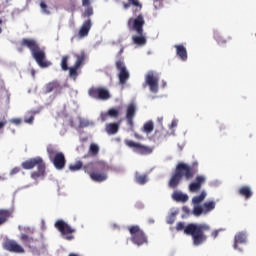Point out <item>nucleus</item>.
Segmentation results:
<instances>
[{
  "instance_id": "27",
  "label": "nucleus",
  "mask_w": 256,
  "mask_h": 256,
  "mask_svg": "<svg viewBox=\"0 0 256 256\" xmlns=\"http://www.w3.org/2000/svg\"><path fill=\"white\" fill-rule=\"evenodd\" d=\"M20 240L22 243H24L28 247H31V245H33V243H37V241H39L37 238L30 237L27 234H21Z\"/></svg>"
},
{
  "instance_id": "22",
  "label": "nucleus",
  "mask_w": 256,
  "mask_h": 256,
  "mask_svg": "<svg viewBox=\"0 0 256 256\" xmlns=\"http://www.w3.org/2000/svg\"><path fill=\"white\" fill-rule=\"evenodd\" d=\"M136 111H137V108L135 107V104H130L127 107L126 120H127L129 127H133V119H135Z\"/></svg>"
},
{
  "instance_id": "28",
  "label": "nucleus",
  "mask_w": 256,
  "mask_h": 256,
  "mask_svg": "<svg viewBox=\"0 0 256 256\" xmlns=\"http://www.w3.org/2000/svg\"><path fill=\"white\" fill-rule=\"evenodd\" d=\"M172 199H174V201H180L181 203H187V201H189V196L181 192H174L172 194Z\"/></svg>"
},
{
  "instance_id": "44",
  "label": "nucleus",
  "mask_w": 256,
  "mask_h": 256,
  "mask_svg": "<svg viewBox=\"0 0 256 256\" xmlns=\"http://www.w3.org/2000/svg\"><path fill=\"white\" fill-rule=\"evenodd\" d=\"M167 223L169 225H173L175 223V216H171L168 220H167Z\"/></svg>"
},
{
  "instance_id": "33",
  "label": "nucleus",
  "mask_w": 256,
  "mask_h": 256,
  "mask_svg": "<svg viewBox=\"0 0 256 256\" xmlns=\"http://www.w3.org/2000/svg\"><path fill=\"white\" fill-rule=\"evenodd\" d=\"M153 129H155L153 121H148L143 126L144 133H153Z\"/></svg>"
},
{
  "instance_id": "48",
  "label": "nucleus",
  "mask_w": 256,
  "mask_h": 256,
  "mask_svg": "<svg viewBox=\"0 0 256 256\" xmlns=\"http://www.w3.org/2000/svg\"><path fill=\"white\" fill-rule=\"evenodd\" d=\"M124 51V48H121L120 51L118 52L119 55H121Z\"/></svg>"
},
{
  "instance_id": "26",
  "label": "nucleus",
  "mask_w": 256,
  "mask_h": 256,
  "mask_svg": "<svg viewBox=\"0 0 256 256\" xmlns=\"http://www.w3.org/2000/svg\"><path fill=\"white\" fill-rule=\"evenodd\" d=\"M239 195H241V197H244L245 199H251V197H253V191H251V187L249 186H242L239 190H238Z\"/></svg>"
},
{
  "instance_id": "17",
  "label": "nucleus",
  "mask_w": 256,
  "mask_h": 256,
  "mask_svg": "<svg viewBox=\"0 0 256 256\" xmlns=\"http://www.w3.org/2000/svg\"><path fill=\"white\" fill-rule=\"evenodd\" d=\"M123 9L127 11L130 7H132L133 15H137V13H141L143 9V4L139 0H128V2H123Z\"/></svg>"
},
{
  "instance_id": "45",
  "label": "nucleus",
  "mask_w": 256,
  "mask_h": 256,
  "mask_svg": "<svg viewBox=\"0 0 256 256\" xmlns=\"http://www.w3.org/2000/svg\"><path fill=\"white\" fill-rule=\"evenodd\" d=\"M177 127V120H173L171 123V129Z\"/></svg>"
},
{
  "instance_id": "25",
  "label": "nucleus",
  "mask_w": 256,
  "mask_h": 256,
  "mask_svg": "<svg viewBox=\"0 0 256 256\" xmlns=\"http://www.w3.org/2000/svg\"><path fill=\"white\" fill-rule=\"evenodd\" d=\"M239 243H247V235L243 232H239L234 237V249H239Z\"/></svg>"
},
{
  "instance_id": "31",
  "label": "nucleus",
  "mask_w": 256,
  "mask_h": 256,
  "mask_svg": "<svg viewBox=\"0 0 256 256\" xmlns=\"http://www.w3.org/2000/svg\"><path fill=\"white\" fill-rule=\"evenodd\" d=\"M89 153L92 157H97L99 155V145L95 143L90 144Z\"/></svg>"
},
{
  "instance_id": "36",
  "label": "nucleus",
  "mask_w": 256,
  "mask_h": 256,
  "mask_svg": "<svg viewBox=\"0 0 256 256\" xmlns=\"http://www.w3.org/2000/svg\"><path fill=\"white\" fill-rule=\"evenodd\" d=\"M214 39L217 41L218 45H224V43H227V40L221 36V34H215Z\"/></svg>"
},
{
  "instance_id": "11",
  "label": "nucleus",
  "mask_w": 256,
  "mask_h": 256,
  "mask_svg": "<svg viewBox=\"0 0 256 256\" xmlns=\"http://www.w3.org/2000/svg\"><path fill=\"white\" fill-rule=\"evenodd\" d=\"M88 95H90V97H92V99H98L100 101H107V100L111 99V94L109 93V90H107L105 88H101V87L90 88L88 91Z\"/></svg>"
},
{
  "instance_id": "4",
  "label": "nucleus",
  "mask_w": 256,
  "mask_h": 256,
  "mask_svg": "<svg viewBox=\"0 0 256 256\" xmlns=\"http://www.w3.org/2000/svg\"><path fill=\"white\" fill-rule=\"evenodd\" d=\"M21 47H26V49H29L33 59L36 61L39 67L42 69L51 67V62L47 61L45 51L39 47V43H37L35 39L23 38L21 41Z\"/></svg>"
},
{
  "instance_id": "3",
  "label": "nucleus",
  "mask_w": 256,
  "mask_h": 256,
  "mask_svg": "<svg viewBox=\"0 0 256 256\" xmlns=\"http://www.w3.org/2000/svg\"><path fill=\"white\" fill-rule=\"evenodd\" d=\"M198 163H193L192 166L185 164L183 162H180L177 164L175 172L172 174L170 180H169V187L171 189H177L179 187V184L181 183V179H186V181H191L195 175L199 172V169L197 168Z\"/></svg>"
},
{
  "instance_id": "37",
  "label": "nucleus",
  "mask_w": 256,
  "mask_h": 256,
  "mask_svg": "<svg viewBox=\"0 0 256 256\" xmlns=\"http://www.w3.org/2000/svg\"><path fill=\"white\" fill-rule=\"evenodd\" d=\"M28 115H29V117L28 118L25 117V119H24L25 123H33V121L35 119V112L30 111V112H28Z\"/></svg>"
},
{
  "instance_id": "23",
  "label": "nucleus",
  "mask_w": 256,
  "mask_h": 256,
  "mask_svg": "<svg viewBox=\"0 0 256 256\" xmlns=\"http://www.w3.org/2000/svg\"><path fill=\"white\" fill-rule=\"evenodd\" d=\"M176 49V55L181 59V61H187L188 55H187V48L183 46V44H176L174 46Z\"/></svg>"
},
{
  "instance_id": "40",
  "label": "nucleus",
  "mask_w": 256,
  "mask_h": 256,
  "mask_svg": "<svg viewBox=\"0 0 256 256\" xmlns=\"http://www.w3.org/2000/svg\"><path fill=\"white\" fill-rule=\"evenodd\" d=\"M10 123H13L14 125H21V119L13 118L10 120Z\"/></svg>"
},
{
  "instance_id": "24",
  "label": "nucleus",
  "mask_w": 256,
  "mask_h": 256,
  "mask_svg": "<svg viewBox=\"0 0 256 256\" xmlns=\"http://www.w3.org/2000/svg\"><path fill=\"white\" fill-rule=\"evenodd\" d=\"M105 131L108 135H116V133H119V123L106 124Z\"/></svg>"
},
{
  "instance_id": "41",
  "label": "nucleus",
  "mask_w": 256,
  "mask_h": 256,
  "mask_svg": "<svg viewBox=\"0 0 256 256\" xmlns=\"http://www.w3.org/2000/svg\"><path fill=\"white\" fill-rule=\"evenodd\" d=\"M155 137H157L158 139H161V137H165V135L163 134V131L156 130Z\"/></svg>"
},
{
  "instance_id": "49",
  "label": "nucleus",
  "mask_w": 256,
  "mask_h": 256,
  "mask_svg": "<svg viewBox=\"0 0 256 256\" xmlns=\"http://www.w3.org/2000/svg\"><path fill=\"white\" fill-rule=\"evenodd\" d=\"M5 176H0V181H5Z\"/></svg>"
},
{
  "instance_id": "7",
  "label": "nucleus",
  "mask_w": 256,
  "mask_h": 256,
  "mask_svg": "<svg viewBox=\"0 0 256 256\" xmlns=\"http://www.w3.org/2000/svg\"><path fill=\"white\" fill-rule=\"evenodd\" d=\"M47 154L49 161L54 165L57 171H63V169H65L67 160L65 159V154L63 152H59L53 145H49L47 147Z\"/></svg>"
},
{
  "instance_id": "52",
  "label": "nucleus",
  "mask_w": 256,
  "mask_h": 256,
  "mask_svg": "<svg viewBox=\"0 0 256 256\" xmlns=\"http://www.w3.org/2000/svg\"><path fill=\"white\" fill-rule=\"evenodd\" d=\"M223 129H225V127H224V126H221V127H220V131H223Z\"/></svg>"
},
{
  "instance_id": "32",
  "label": "nucleus",
  "mask_w": 256,
  "mask_h": 256,
  "mask_svg": "<svg viewBox=\"0 0 256 256\" xmlns=\"http://www.w3.org/2000/svg\"><path fill=\"white\" fill-rule=\"evenodd\" d=\"M11 214L8 210H0V225H3L9 219Z\"/></svg>"
},
{
  "instance_id": "55",
  "label": "nucleus",
  "mask_w": 256,
  "mask_h": 256,
  "mask_svg": "<svg viewBox=\"0 0 256 256\" xmlns=\"http://www.w3.org/2000/svg\"><path fill=\"white\" fill-rule=\"evenodd\" d=\"M2 31H3V30L0 28V33H2Z\"/></svg>"
},
{
  "instance_id": "47",
  "label": "nucleus",
  "mask_w": 256,
  "mask_h": 256,
  "mask_svg": "<svg viewBox=\"0 0 256 256\" xmlns=\"http://www.w3.org/2000/svg\"><path fill=\"white\" fill-rule=\"evenodd\" d=\"M154 3H162L163 0H153Z\"/></svg>"
},
{
  "instance_id": "42",
  "label": "nucleus",
  "mask_w": 256,
  "mask_h": 256,
  "mask_svg": "<svg viewBox=\"0 0 256 256\" xmlns=\"http://www.w3.org/2000/svg\"><path fill=\"white\" fill-rule=\"evenodd\" d=\"M211 237H213V239H217V237H219V230L212 231Z\"/></svg>"
},
{
  "instance_id": "6",
  "label": "nucleus",
  "mask_w": 256,
  "mask_h": 256,
  "mask_svg": "<svg viewBox=\"0 0 256 256\" xmlns=\"http://www.w3.org/2000/svg\"><path fill=\"white\" fill-rule=\"evenodd\" d=\"M21 167L26 170L35 169L37 167V171L31 173V177L33 179H39L40 177H45V162H43V158L35 157L29 160L22 162Z\"/></svg>"
},
{
  "instance_id": "53",
  "label": "nucleus",
  "mask_w": 256,
  "mask_h": 256,
  "mask_svg": "<svg viewBox=\"0 0 256 256\" xmlns=\"http://www.w3.org/2000/svg\"><path fill=\"white\" fill-rule=\"evenodd\" d=\"M2 23H3V20L0 18V25H2Z\"/></svg>"
},
{
  "instance_id": "43",
  "label": "nucleus",
  "mask_w": 256,
  "mask_h": 256,
  "mask_svg": "<svg viewBox=\"0 0 256 256\" xmlns=\"http://www.w3.org/2000/svg\"><path fill=\"white\" fill-rule=\"evenodd\" d=\"M83 7H89L91 5V0H82Z\"/></svg>"
},
{
  "instance_id": "18",
  "label": "nucleus",
  "mask_w": 256,
  "mask_h": 256,
  "mask_svg": "<svg viewBox=\"0 0 256 256\" xmlns=\"http://www.w3.org/2000/svg\"><path fill=\"white\" fill-rule=\"evenodd\" d=\"M205 181H207V178L205 176H196L195 181L189 184L190 193H197L198 191H201V187L205 185Z\"/></svg>"
},
{
  "instance_id": "13",
  "label": "nucleus",
  "mask_w": 256,
  "mask_h": 256,
  "mask_svg": "<svg viewBox=\"0 0 256 256\" xmlns=\"http://www.w3.org/2000/svg\"><path fill=\"white\" fill-rule=\"evenodd\" d=\"M116 68L120 71L118 74L120 85H125L130 77L129 71H127V67L125 66V62H123V60L116 61Z\"/></svg>"
},
{
  "instance_id": "50",
  "label": "nucleus",
  "mask_w": 256,
  "mask_h": 256,
  "mask_svg": "<svg viewBox=\"0 0 256 256\" xmlns=\"http://www.w3.org/2000/svg\"><path fill=\"white\" fill-rule=\"evenodd\" d=\"M81 127H87V124H83V122L80 123Z\"/></svg>"
},
{
  "instance_id": "2",
  "label": "nucleus",
  "mask_w": 256,
  "mask_h": 256,
  "mask_svg": "<svg viewBox=\"0 0 256 256\" xmlns=\"http://www.w3.org/2000/svg\"><path fill=\"white\" fill-rule=\"evenodd\" d=\"M183 230L186 235H191L193 245H195V247H199V245H203V243L207 241L205 233L211 231V226L207 224L190 223L185 227V223L179 222L176 225V231Z\"/></svg>"
},
{
  "instance_id": "14",
  "label": "nucleus",
  "mask_w": 256,
  "mask_h": 256,
  "mask_svg": "<svg viewBox=\"0 0 256 256\" xmlns=\"http://www.w3.org/2000/svg\"><path fill=\"white\" fill-rule=\"evenodd\" d=\"M145 83L149 86L151 93L159 91V77L155 76L153 71L148 72L145 77Z\"/></svg>"
},
{
  "instance_id": "1",
  "label": "nucleus",
  "mask_w": 256,
  "mask_h": 256,
  "mask_svg": "<svg viewBox=\"0 0 256 256\" xmlns=\"http://www.w3.org/2000/svg\"><path fill=\"white\" fill-rule=\"evenodd\" d=\"M69 169L72 172L84 169L85 173H88L92 181L103 183V181H107V171L109 166H107V163L104 161L90 162L84 166L82 161H77L75 164H70Z\"/></svg>"
},
{
  "instance_id": "54",
  "label": "nucleus",
  "mask_w": 256,
  "mask_h": 256,
  "mask_svg": "<svg viewBox=\"0 0 256 256\" xmlns=\"http://www.w3.org/2000/svg\"><path fill=\"white\" fill-rule=\"evenodd\" d=\"M136 139H139V135L135 134Z\"/></svg>"
},
{
  "instance_id": "16",
  "label": "nucleus",
  "mask_w": 256,
  "mask_h": 256,
  "mask_svg": "<svg viewBox=\"0 0 256 256\" xmlns=\"http://www.w3.org/2000/svg\"><path fill=\"white\" fill-rule=\"evenodd\" d=\"M3 248L10 253H25V249H23L15 240L4 241Z\"/></svg>"
},
{
  "instance_id": "21",
  "label": "nucleus",
  "mask_w": 256,
  "mask_h": 256,
  "mask_svg": "<svg viewBox=\"0 0 256 256\" xmlns=\"http://www.w3.org/2000/svg\"><path fill=\"white\" fill-rule=\"evenodd\" d=\"M91 19L85 20L82 26L79 29L78 37L79 39H83V37H87L89 35V31H91L92 27Z\"/></svg>"
},
{
  "instance_id": "8",
  "label": "nucleus",
  "mask_w": 256,
  "mask_h": 256,
  "mask_svg": "<svg viewBox=\"0 0 256 256\" xmlns=\"http://www.w3.org/2000/svg\"><path fill=\"white\" fill-rule=\"evenodd\" d=\"M128 231L131 235V241L134 245L141 247V245H148L149 239L145 232L138 225L128 227Z\"/></svg>"
},
{
  "instance_id": "51",
  "label": "nucleus",
  "mask_w": 256,
  "mask_h": 256,
  "mask_svg": "<svg viewBox=\"0 0 256 256\" xmlns=\"http://www.w3.org/2000/svg\"><path fill=\"white\" fill-rule=\"evenodd\" d=\"M149 223H155V220L154 219H150Z\"/></svg>"
},
{
  "instance_id": "10",
  "label": "nucleus",
  "mask_w": 256,
  "mask_h": 256,
  "mask_svg": "<svg viewBox=\"0 0 256 256\" xmlns=\"http://www.w3.org/2000/svg\"><path fill=\"white\" fill-rule=\"evenodd\" d=\"M125 145L129 147L130 149H133L135 153H138L139 155H151L153 153V147L143 145L141 143H137L133 140H125Z\"/></svg>"
},
{
  "instance_id": "46",
  "label": "nucleus",
  "mask_w": 256,
  "mask_h": 256,
  "mask_svg": "<svg viewBox=\"0 0 256 256\" xmlns=\"http://www.w3.org/2000/svg\"><path fill=\"white\" fill-rule=\"evenodd\" d=\"M7 125V121L0 122V129H3Z\"/></svg>"
},
{
  "instance_id": "29",
  "label": "nucleus",
  "mask_w": 256,
  "mask_h": 256,
  "mask_svg": "<svg viewBox=\"0 0 256 256\" xmlns=\"http://www.w3.org/2000/svg\"><path fill=\"white\" fill-rule=\"evenodd\" d=\"M207 197V192H205V190H203L200 195L198 196H194L192 198V203L193 205H195V207L200 206V203H203L205 201V198Z\"/></svg>"
},
{
  "instance_id": "35",
  "label": "nucleus",
  "mask_w": 256,
  "mask_h": 256,
  "mask_svg": "<svg viewBox=\"0 0 256 256\" xmlns=\"http://www.w3.org/2000/svg\"><path fill=\"white\" fill-rule=\"evenodd\" d=\"M40 7L42 13H44L45 15H50L51 12L49 11V6H47V3H45V1L40 2Z\"/></svg>"
},
{
  "instance_id": "12",
  "label": "nucleus",
  "mask_w": 256,
  "mask_h": 256,
  "mask_svg": "<svg viewBox=\"0 0 256 256\" xmlns=\"http://www.w3.org/2000/svg\"><path fill=\"white\" fill-rule=\"evenodd\" d=\"M215 207V201H208L205 202L202 206H194L192 213L195 215V217H201V215H207V213H211Z\"/></svg>"
},
{
  "instance_id": "9",
  "label": "nucleus",
  "mask_w": 256,
  "mask_h": 256,
  "mask_svg": "<svg viewBox=\"0 0 256 256\" xmlns=\"http://www.w3.org/2000/svg\"><path fill=\"white\" fill-rule=\"evenodd\" d=\"M55 227L66 241H73V239H75V236L73 235V233H75V228L71 227L67 222L58 220L55 222Z\"/></svg>"
},
{
  "instance_id": "5",
  "label": "nucleus",
  "mask_w": 256,
  "mask_h": 256,
  "mask_svg": "<svg viewBox=\"0 0 256 256\" xmlns=\"http://www.w3.org/2000/svg\"><path fill=\"white\" fill-rule=\"evenodd\" d=\"M129 31H134L136 35L132 36V42L138 47L147 45V38L143 35V27H145V17L143 14H139L135 18H129L127 22Z\"/></svg>"
},
{
  "instance_id": "15",
  "label": "nucleus",
  "mask_w": 256,
  "mask_h": 256,
  "mask_svg": "<svg viewBox=\"0 0 256 256\" xmlns=\"http://www.w3.org/2000/svg\"><path fill=\"white\" fill-rule=\"evenodd\" d=\"M76 62L73 67L68 68L69 75L72 77V79H77L79 73H77L79 67L83 65V62L85 61V53L81 52L80 54H76Z\"/></svg>"
},
{
  "instance_id": "30",
  "label": "nucleus",
  "mask_w": 256,
  "mask_h": 256,
  "mask_svg": "<svg viewBox=\"0 0 256 256\" xmlns=\"http://www.w3.org/2000/svg\"><path fill=\"white\" fill-rule=\"evenodd\" d=\"M135 181L136 183H138V185H145V183H147V181H149V179L147 178V174H139V173H135Z\"/></svg>"
},
{
  "instance_id": "19",
  "label": "nucleus",
  "mask_w": 256,
  "mask_h": 256,
  "mask_svg": "<svg viewBox=\"0 0 256 256\" xmlns=\"http://www.w3.org/2000/svg\"><path fill=\"white\" fill-rule=\"evenodd\" d=\"M121 115V108H110L107 112L101 113V121L105 122L109 117L111 119H117Z\"/></svg>"
},
{
  "instance_id": "39",
  "label": "nucleus",
  "mask_w": 256,
  "mask_h": 256,
  "mask_svg": "<svg viewBox=\"0 0 256 256\" xmlns=\"http://www.w3.org/2000/svg\"><path fill=\"white\" fill-rule=\"evenodd\" d=\"M21 172V168L19 167H14L11 171H10V175H17V173Z\"/></svg>"
},
{
  "instance_id": "34",
  "label": "nucleus",
  "mask_w": 256,
  "mask_h": 256,
  "mask_svg": "<svg viewBox=\"0 0 256 256\" xmlns=\"http://www.w3.org/2000/svg\"><path fill=\"white\" fill-rule=\"evenodd\" d=\"M68 61H69V56H63L62 57V60H61V69H62V71H69Z\"/></svg>"
},
{
  "instance_id": "20",
  "label": "nucleus",
  "mask_w": 256,
  "mask_h": 256,
  "mask_svg": "<svg viewBox=\"0 0 256 256\" xmlns=\"http://www.w3.org/2000/svg\"><path fill=\"white\" fill-rule=\"evenodd\" d=\"M62 90L63 86L57 80L49 82L45 86V93H53V91H55L56 93H61Z\"/></svg>"
},
{
  "instance_id": "38",
  "label": "nucleus",
  "mask_w": 256,
  "mask_h": 256,
  "mask_svg": "<svg viewBox=\"0 0 256 256\" xmlns=\"http://www.w3.org/2000/svg\"><path fill=\"white\" fill-rule=\"evenodd\" d=\"M93 15V8L88 7L84 12V17H91Z\"/></svg>"
}]
</instances>
